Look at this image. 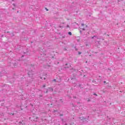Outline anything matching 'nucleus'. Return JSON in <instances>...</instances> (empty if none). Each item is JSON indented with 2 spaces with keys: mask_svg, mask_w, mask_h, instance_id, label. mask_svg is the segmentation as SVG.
Returning <instances> with one entry per match:
<instances>
[{
  "mask_svg": "<svg viewBox=\"0 0 125 125\" xmlns=\"http://www.w3.org/2000/svg\"><path fill=\"white\" fill-rule=\"evenodd\" d=\"M29 68H30V69H28L29 72L28 74V76H31V75H33L34 73L33 70H35V65L31 64L29 66Z\"/></svg>",
  "mask_w": 125,
  "mask_h": 125,
  "instance_id": "nucleus-1",
  "label": "nucleus"
},
{
  "mask_svg": "<svg viewBox=\"0 0 125 125\" xmlns=\"http://www.w3.org/2000/svg\"><path fill=\"white\" fill-rule=\"evenodd\" d=\"M33 77H34V76H29L28 77V80H29V83H30V82H32V81L34 80L33 79H35V78Z\"/></svg>",
  "mask_w": 125,
  "mask_h": 125,
  "instance_id": "nucleus-2",
  "label": "nucleus"
},
{
  "mask_svg": "<svg viewBox=\"0 0 125 125\" xmlns=\"http://www.w3.org/2000/svg\"><path fill=\"white\" fill-rule=\"evenodd\" d=\"M10 66L11 67H12V66H14V67H16V66H17V62H14V63H11L10 62Z\"/></svg>",
  "mask_w": 125,
  "mask_h": 125,
  "instance_id": "nucleus-3",
  "label": "nucleus"
},
{
  "mask_svg": "<svg viewBox=\"0 0 125 125\" xmlns=\"http://www.w3.org/2000/svg\"><path fill=\"white\" fill-rule=\"evenodd\" d=\"M94 38H96V39L97 40H99V37H98V36H94L93 37H92V39H94Z\"/></svg>",
  "mask_w": 125,
  "mask_h": 125,
  "instance_id": "nucleus-4",
  "label": "nucleus"
},
{
  "mask_svg": "<svg viewBox=\"0 0 125 125\" xmlns=\"http://www.w3.org/2000/svg\"><path fill=\"white\" fill-rule=\"evenodd\" d=\"M67 65H68V66H65V68H69V67H70V64H68V63H66L65 64V66H67Z\"/></svg>",
  "mask_w": 125,
  "mask_h": 125,
  "instance_id": "nucleus-5",
  "label": "nucleus"
},
{
  "mask_svg": "<svg viewBox=\"0 0 125 125\" xmlns=\"http://www.w3.org/2000/svg\"><path fill=\"white\" fill-rule=\"evenodd\" d=\"M68 35H69V36H72V32H68Z\"/></svg>",
  "mask_w": 125,
  "mask_h": 125,
  "instance_id": "nucleus-6",
  "label": "nucleus"
},
{
  "mask_svg": "<svg viewBox=\"0 0 125 125\" xmlns=\"http://www.w3.org/2000/svg\"><path fill=\"white\" fill-rule=\"evenodd\" d=\"M81 26H82V27H83V26H84V23H82Z\"/></svg>",
  "mask_w": 125,
  "mask_h": 125,
  "instance_id": "nucleus-7",
  "label": "nucleus"
},
{
  "mask_svg": "<svg viewBox=\"0 0 125 125\" xmlns=\"http://www.w3.org/2000/svg\"><path fill=\"white\" fill-rule=\"evenodd\" d=\"M87 101L88 102H89V101H90V99H87Z\"/></svg>",
  "mask_w": 125,
  "mask_h": 125,
  "instance_id": "nucleus-8",
  "label": "nucleus"
},
{
  "mask_svg": "<svg viewBox=\"0 0 125 125\" xmlns=\"http://www.w3.org/2000/svg\"><path fill=\"white\" fill-rule=\"evenodd\" d=\"M93 95H95V96H97V94H95V93H94L93 94Z\"/></svg>",
  "mask_w": 125,
  "mask_h": 125,
  "instance_id": "nucleus-9",
  "label": "nucleus"
},
{
  "mask_svg": "<svg viewBox=\"0 0 125 125\" xmlns=\"http://www.w3.org/2000/svg\"><path fill=\"white\" fill-rule=\"evenodd\" d=\"M82 30H83V31H85V28H83V29H82Z\"/></svg>",
  "mask_w": 125,
  "mask_h": 125,
  "instance_id": "nucleus-10",
  "label": "nucleus"
},
{
  "mask_svg": "<svg viewBox=\"0 0 125 125\" xmlns=\"http://www.w3.org/2000/svg\"><path fill=\"white\" fill-rule=\"evenodd\" d=\"M78 54H79V55H80V54H82V52H78Z\"/></svg>",
  "mask_w": 125,
  "mask_h": 125,
  "instance_id": "nucleus-11",
  "label": "nucleus"
},
{
  "mask_svg": "<svg viewBox=\"0 0 125 125\" xmlns=\"http://www.w3.org/2000/svg\"><path fill=\"white\" fill-rule=\"evenodd\" d=\"M36 122H37V121H38V117H36Z\"/></svg>",
  "mask_w": 125,
  "mask_h": 125,
  "instance_id": "nucleus-12",
  "label": "nucleus"
},
{
  "mask_svg": "<svg viewBox=\"0 0 125 125\" xmlns=\"http://www.w3.org/2000/svg\"><path fill=\"white\" fill-rule=\"evenodd\" d=\"M107 71H111V69H109V68H108V69H107Z\"/></svg>",
  "mask_w": 125,
  "mask_h": 125,
  "instance_id": "nucleus-13",
  "label": "nucleus"
},
{
  "mask_svg": "<svg viewBox=\"0 0 125 125\" xmlns=\"http://www.w3.org/2000/svg\"><path fill=\"white\" fill-rule=\"evenodd\" d=\"M66 27H67V28H69L70 27V26H69V25H67Z\"/></svg>",
  "mask_w": 125,
  "mask_h": 125,
  "instance_id": "nucleus-14",
  "label": "nucleus"
},
{
  "mask_svg": "<svg viewBox=\"0 0 125 125\" xmlns=\"http://www.w3.org/2000/svg\"><path fill=\"white\" fill-rule=\"evenodd\" d=\"M53 82H56V79H54Z\"/></svg>",
  "mask_w": 125,
  "mask_h": 125,
  "instance_id": "nucleus-15",
  "label": "nucleus"
},
{
  "mask_svg": "<svg viewBox=\"0 0 125 125\" xmlns=\"http://www.w3.org/2000/svg\"><path fill=\"white\" fill-rule=\"evenodd\" d=\"M45 9H46V11H48V9H47V8H45Z\"/></svg>",
  "mask_w": 125,
  "mask_h": 125,
  "instance_id": "nucleus-16",
  "label": "nucleus"
},
{
  "mask_svg": "<svg viewBox=\"0 0 125 125\" xmlns=\"http://www.w3.org/2000/svg\"><path fill=\"white\" fill-rule=\"evenodd\" d=\"M42 87H45V85H43L42 86Z\"/></svg>",
  "mask_w": 125,
  "mask_h": 125,
  "instance_id": "nucleus-17",
  "label": "nucleus"
},
{
  "mask_svg": "<svg viewBox=\"0 0 125 125\" xmlns=\"http://www.w3.org/2000/svg\"><path fill=\"white\" fill-rule=\"evenodd\" d=\"M13 5H14V6H15V4L13 3Z\"/></svg>",
  "mask_w": 125,
  "mask_h": 125,
  "instance_id": "nucleus-18",
  "label": "nucleus"
},
{
  "mask_svg": "<svg viewBox=\"0 0 125 125\" xmlns=\"http://www.w3.org/2000/svg\"><path fill=\"white\" fill-rule=\"evenodd\" d=\"M47 92H48V90L47 89L46 91V93H47Z\"/></svg>",
  "mask_w": 125,
  "mask_h": 125,
  "instance_id": "nucleus-19",
  "label": "nucleus"
},
{
  "mask_svg": "<svg viewBox=\"0 0 125 125\" xmlns=\"http://www.w3.org/2000/svg\"><path fill=\"white\" fill-rule=\"evenodd\" d=\"M104 83H106V81H104Z\"/></svg>",
  "mask_w": 125,
  "mask_h": 125,
  "instance_id": "nucleus-20",
  "label": "nucleus"
},
{
  "mask_svg": "<svg viewBox=\"0 0 125 125\" xmlns=\"http://www.w3.org/2000/svg\"><path fill=\"white\" fill-rule=\"evenodd\" d=\"M51 91H53V88L51 89Z\"/></svg>",
  "mask_w": 125,
  "mask_h": 125,
  "instance_id": "nucleus-21",
  "label": "nucleus"
},
{
  "mask_svg": "<svg viewBox=\"0 0 125 125\" xmlns=\"http://www.w3.org/2000/svg\"><path fill=\"white\" fill-rule=\"evenodd\" d=\"M64 50H67V49L64 48Z\"/></svg>",
  "mask_w": 125,
  "mask_h": 125,
  "instance_id": "nucleus-22",
  "label": "nucleus"
},
{
  "mask_svg": "<svg viewBox=\"0 0 125 125\" xmlns=\"http://www.w3.org/2000/svg\"><path fill=\"white\" fill-rule=\"evenodd\" d=\"M85 27H86V28H87V25H86Z\"/></svg>",
  "mask_w": 125,
  "mask_h": 125,
  "instance_id": "nucleus-23",
  "label": "nucleus"
},
{
  "mask_svg": "<svg viewBox=\"0 0 125 125\" xmlns=\"http://www.w3.org/2000/svg\"><path fill=\"white\" fill-rule=\"evenodd\" d=\"M60 116H63V114H61V115H60Z\"/></svg>",
  "mask_w": 125,
  "mask_h": 125,
  "instance_id": "nucleus-24",
  "label": "nucleus"
},
{
  "mask_svg": "<svg viewBox=\"0 0 125 125\" xmlns=\"http://www.w3.org/2000/svg\"><path fill=\"white\" fill-rule=\"evenodd\" d=\"M24 57V56H22V57Z\"/></svg>",
  "mask_w": 125,
  "mask_h": 125,
  "instance_id": "nucleus-25",
  "label": "nucleus"
},
{
  "mask_svg": "<svg viewBox=\"0 0 125 125\" xmlns=\"http://www.w3.org/2000/svg\"><path fill=\"white\" fill-rule=\"evenodd\" d=\"M44 80H45V78H44Z\"/></svg>",
  "mask_w": 125,
  "mask_h": 125,
  "instance_id": "nucleus-26",
  "label": "nucleus"
},
{
  "mask_svg": "<svg viewBox=\"0 0 125 125\" xmlns=\"http://www.w3.org/2000/svg\"><path fill=\"white\" fill-rule=\"evenodd\" d=\"M62 122H63V119H62Z\"/></svg>",
  "mask_w": 125,
  "mask_h": 125,
  "instance_id": "nucleus-27",
  "label": "nucleus"
},
{
  "mask_svg": "<svg viewBox=\"0 0 125 125\" xmlns=\"http://www.w3.org/2000/svg\"><path fill=\"white\" fill-rule=\"evenodd\" d=\"M14 1V0H12V1Z\"/></svg>",
  "mask_w": 125,
  "mask_h": 125,
  "instance_id": "nucleus-28",
  "label": "nucleus"
},
{
  "mask_svg": "<svg viewBox=\"0 0 125 125\" xmlns=\"http://www.w3.org/2000/svg\"><path fill=\"white\" fill-rule=\"evenodd\" d=\"M83 120H84V121H85V119H84Z\"/></svg>",
  "mask_w": 125,
  "mask_h": 125,
  "instance_id": "nucleus-29",
  "label": "nucleus"
},
{
  "mask_svg": "<svg viewBox=\"0 0 125 125\" xmlns=\"http://www.w3.org/2000/svg\"><path fill=\"white\" fill-rule=\"evenodd\" d=\"M82 32V31L81 30H80V32Z\"/></svg>",
  "mask_w": 125,
  "mask_h": 125,
  "instance_id": "nucleus-30",
  "label": "nucleus"
},
{
  "mask_svg": "<svg viewBox=\"0 0 125 125\" xmlns=\"http://www.w3.org/2000/svg\"><path fill=\"white\" fill-rule=\"evenodd\" d=\"M86 46H87V44H86Z\"/></svg>",
  "mask_w": 125,
  "mask_h": 125,
  "instance_id": "nucleus-31",
  "label": "nucleus"
},
{
  "mask_svg": "<svg viewBox=\"0 0 125 125\" xmlns=\"http://www.w3.org/2000/svg\"><path fill=\"white\" fill-rule=\"evenodd\" d=\"M26 86H28V85H26Z\"/></svg>",
  "mask_w": 125,
  "mask_h": 125,
  "instance_id": "nucleus-32",
  "label": "nucleus"
},
{
  "mask_svg": "<svg viewBox=\"0 0 125 125\" xmlns=\"http://www.w3.org/2000/svg\"><path fill=\"white\" fill-rule=\"evenodd\" d=\"M65 125H67V124H65Z\"/></svg>",
  "mask_w": 125,
  "mask_h": 125,
  "instance_id": "nucleus-33",
  "label": "nucleus"
}]
</instances>
